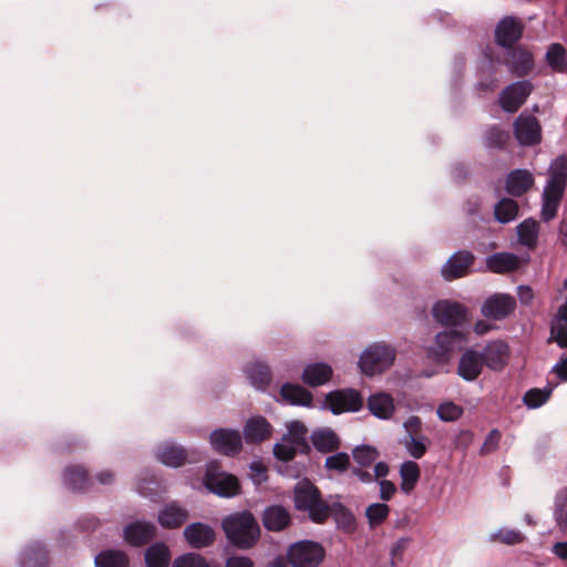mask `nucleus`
I'll use <instances>...</instances> for the list:
<instances>
[{
    "label": "nucleus",
    "mask_w": 567,
    "mask_h": 567,
    "mask_svg": "<svg viewBox=\"0 0 567 567\" xmlns=\"http://www.w3.org/2000/svg\"><path fill=\"white\" fill-rule=\"evenodd\" d=\"M509 138V134L498 127H492L486 134V144L489 147H504Z\"/></svg>",
    "instance_id": "nucleus-48"
},
{
    "label": "nucleus",
    "mask_w": 567,
    "mask_h": 567,
    "mask_svg": "<svg viewBox=\"0 0 567 567\" xmlns=\"http://www.w3.org/2000/svg\"><path fill=\"white\" fill-rule=\"evenodd\" d=\"M287 429L288 434L285 436V439H290L292 443L297 444V446L300 449V452H308L309 445L306 439V426L298 421H293L287 425Z\"/></svg>",
    "instance_id": "nucleus-37"
},
{
    "label": "nucleus",
    "mask_w": 567,
    "mask_h": 567,
    "mask_svg": "<svg viewBox=\"0 0 567 567\" xmlns=\"http://www.w3.org/2000/svg\"><path fill=\"white\" fill-rule=\"evenodd\" d=\"M409 540L408 539H399L394 546L392 547L391 555H392V566L395 564V560H400L402 554L408 548Z\"/></svg>",
    "instance_id": "nucleus-56"
},
{
    "label": "nucleus",
    "mask_w": 567,
    "mask_h": 567,
    "mask_svg": "<svg viewBox=\"0 0 567 567\" xmlns=\"http://www.w3.org/2000/svg\"><path fill=\"white\" fill-rule=\"evenodd\" d=\"M517 296L523 305H529L534 298V292L532 288L527 286H520L518 288Z\"/></svg>",
    "instance_id": "nucleus-59"
},
{
    "label": "nucleus",
    "mask_w": 567,
    "mask_h": 567,
    "mask_svg": "<svg viewBox=\"0 0 567 567\" xmlns=\"http://www.w3.org/2000/svg\"><path fill=\"white\" fill-rule=\"evenodd\" d=\"M378 456V451L372 446L363 445L353 451V458L361 466H370L377 461Z\"/></svg>",
    "instance_id": "nucleus-45"
},
{
    "label": "nucleus",
    "mask_w": 567,
    "mask_h": 567,
    "mask_svg": "<svg viewBox=\"0 0 567 567\" xmlns=\"http://www.w3.org/2000/svg\"><path fill=\"white\" fill-rule=\"evenodd\" d=\"M523 23L520 20L507 17L504 18L497 25L495 31L496 41L502 47H512L518 41L523 33Z\"/></svg>",
    "instance_id": "nucleus-15"
},
{
    "label": "nucleus",
    "mask_w": 567,
    "mask_h": 567,
    "mask_svg": "<svg viewBox=\"0 0 567 567\" xmlns=\"http://www.w3.org/2000/svg\"><path fill=\"white\" fill-rule=\"evenodd\" d=\"M96 567H127V556L120 550H106L95 558Z\"/></svg>",
    "instance_id": "nucleus-36"
},
{
    "label": "nucleus",
    "mask_w": 567,
    "mask_h": 567,
    "mask_svg": "<svg viewBox=\"0 0 567 567\" xmlns=\"http://www.w3.org/2000/svg\"><path fill=\"white\" fill-rule=\"evenodd\" d=\"M437 414L443 421H456L462 416L463 409L453 402H445L437 408Z\"/></svg>",
    "instance_id": "nucleus-47"
},
{
    "label": "nucleus",
    "mask_w": 567,
    "mask_h": 567,
    "mask_svg": "<svg viewBox=\"0 0 567 567\" xmlns=\"http://www.w3.org/2000/svg\"><path fill=\"white\" fill-rule=\"evenodd\" d=\"M210 444L216 452L233 456L241 450V436L238 431L219 429L212 433Z\"/></svg>",
    "instance_id": "nucleus-10"
},
{
    "label": "nucleus",
    "mask_w": 567,
    "mask_h": 567,
    "mask_svg": "<svg viewBox=\"0 0 567 567\" xmlns=\"http://www.w3.org/2000/svg\"><path fill=\"white\" fill-rule=\"evenodd\" d=\"M169 559V550L163 544L151 546L145 554L147 567H167Z\"/></svg>",
    "instance_id": "nucleus-35"
},
{
    "label": "nucleus",
    "mask_w": 567,
    "mask_h": 567,
    "mask_svg": "<svg viewBox=\"0 0 567 567\" xmlns=\"http://www.w3.org/2000/svg\"><path fill=\"white\" fill-rule=\"evenodd\" d=\"M97 480L102 484H107L113 481V474L110 471H103L97 475Z\"/></svg>",
    "instance_id": "nucleus-63"
},
{
    "label": "nucleus",
    "mask_w": 567,
    "mask_h": 567,
    "mask_svg": "<svg viewBox=\"0 0 567 567\" xmlns=\"http://www.w3.org/2000/svg\"><path fill=\"white\" fill-rule=\"evenodd\" d=\"M187 512L176 504L165 506L159 513L158 519L162 526L166 528H177L187 519Z\"/></svg>",
    "instance_id": "nucleus-28"
},
{
    "label": "nucleus",
    "mask_w": 567,
    "mask_h": 567,
    "mask_svg": "<svg viewBox=\"0 0 567 567\" xmlns=\"http://www.w3.org/2000/svg\"><path fill=\"white\" fill-rule=\"evenodd\" d=\"M184 535L188 544L194 548L209 546L215 539L213 528L202 523L187 526L184 530Z\"/></svg>",
    "instance_id": "nucleus-18"
},
{
    "label": "nucleus",
    "mask_w": 567,
    "mask_h": 567,
    "mask_svg": "<svg viewBox=\"0 0 567 567\" xmlns=\"http://www.w3.org/2000/svg\"><path fill=\"white\" fill-rule=\"evenodd\" d=\"M553 372L560 379L567 381V355H563L557 364L553 368Z\"/></svg>",
    "instance_id": "nucleus-58"
},
{
    "label": "nucleus",
    "mask_w": 567,
    "mask_h": 567,
    "mask_svg": "<svg viewBox=\"0 0 567 567\" xmlns=\"http://www.w3.org/2000/svg\"><path fill=\"white\" fill-rule=\"evenodd\" d=\"M65 480L74 489L84 491L87 487V473L82 466H71L66 470Z\"/></svg>",
    "instance_id": "nucleus-40"
},
{
    "label": "nucleus",
    "mask_w": 567,
    "mask_h": 567,
    "mask_svg": "<svg viewBox=\"0 0 567 567\" xmlns=\"http://www.w3.org/2000/svg\"><path fill=\"white\" fill-rule=\"evenodd\" d=\"M518 205L509 198L502 199L495 207V217L501 223H508L517 216Z\"/></svg>",
    "instance_id": "nucleus-39"
},
{
    "label": "nucleus",
    "mask_w": 567,
    "mask_h": 567,
    "mask_svg": "<svg viewBox=\"0 0 567 567\" xmlns=\"http://www.w3.org/2000/svg\"><path fill=\"white\" fill-rule=\"evenodd\" d=\"M332 377V369L324 363H313L306 367L302 373V381L311 386H319L327 383Z\"/></svg>",
    "instance_id": "nucleus-24"
},
{
    "label": "nucleus",
    "mask_w": 567,
    "mask_h": 567,
    "mask_svg": "<svg viewBox=\"0 0 567 567\" xmlns=\"http://www.w3.org/2000/svg\"><path fill=\"white\" fill-rule=\"evenodd\" d=\"M173 567H209L206 560L197 554H187L175 560Z\"/></svg>",
    "instance_id": "nucleus-50"
},
{
    "label": "nucleus",
    "mask_w": 567,
    "mask_h": 567,
    "mask_svg": "<svg viewBox=\"0 0 567 567\" xmlns=\"http://www.w3.org/2000/svg\"><path fill=\"white\" fill-rule=\"evenodd\" d=\"M435 319L444 326H460L466 319L465 308L451 301H439L433 308Z\"/></svg>",
    "instance_id": "nucleus-12"
},
{
    "label": "nucleus",
    "mask_w": 567,
    "mask_h": 567,
    "mask_svg": "<svg viewBox=\"0 0 567 567\" xmlns=\"http://www.w3.org/2000/svg\"><path fill=\"white\" fill-rule=\"evenodd\" d=\"M313 446L322 452L329 453L337 450L340 445L339 437L331 430L317 431L311 436Z\"/></svg>",
    "instance_id": "nucleus-31"
},
{
    "label": "nucleus",
    "mask_w": 567,
    "mask_h": 567,
    "mask_svg": "<svg viewBox=\"0 0 567 567\" xmlns=\"http://www.w3.org/2000/svg\"><path fill=\"white\" fill-rule=\"evenodd\" d=\"M421 471L417 463L413 461L404 462L400 467L401 489L411 493L420 480Z\"/></svg>",
    "instance_id": "nucleus-29"
},
{
    "label": "nucleus",
    "mask_w": 567,
    "mask_h": 567,
    "mask_svg": "<svg viewBox=\"0 0 567 567\" xmlns=\"http://www.w3.org/2000/svg\"><path fill=\"white\" fill-rule=\"evenodd\" d=\"M533 85L528 81L516 82L505 87L499 96L501 107L509 113L516 112L532 93Z\"/></svg>",
    "instance_id": "nucleus-8"
},
{
    "label": "nucleus",
    "mask_w": 567,
    "mask_h": 567,
    "mask_svg": "<svg viewBox=\"0 0 567 567\" xmlns=\"http://www.w3.org/2000/svg\"><path fill=\"white\" fill-rule=\"evenodd\" d=\"M250 476L257 484H260L267 478L266 467L261 463L254 462L250 465Z\"/></svg>",
    "instance_id": "nucleus-54"
},
{
    "label": "nucleus",
    "mask_w": 567,
    "mask_h": 567,
    "mask_svg": "<svg viewBox=\"0 0 567 567\" xmlns=\"http://www.w3.org/2000/svg\"><path fill=\"white\" fill-rule=\"evenodd\" d=\"M555 517L561 530L567 529V488L561 489L555 503Z\"/></svg>",
    "instance_id": "nucleus-42"
},
{
    "label": "nucleus",
    "mask_w": 567,
    "mask_h": 567,
    "mask_svg": "<svg viewBox=\"0 0 567 567\" xmlns=\"http://www.w3.org/2000/svg\"><path fill=\"white\" fill-rule=\"evenodd\" d=\"M389 506L383 503L372 504L367 508V517L372 526L381 524L389 515Z\"/></svg>",
    "instance_id": "nucleus-46"
},
{
    "label": "nucleus",
    "mask_w": 567,
    "mask_h": 567,
    "mask_svg": "<svg viewBox=\"0 0 567 567\" xmlns=\"http://www.w3.org/2000/svg\"><path fill=\"white\" fill-rule=\"evenodd\" d=\"M405 447L409 454L414 458H421L426 453L423 437H410L405 441Z\"/></svg>",
    "instance_id": "nucleus-52"
},
{
    "label": "nucleus",
    "mask_w": 567,
    "mask_h": 567,
    "mask_svg": "<svg viewBox=\"0 0 567 567\" xmlns=\"http://www.w3.org/2000/svg\"><path fill=\"white\" fill-rule=\"evenodd\" d=\"M350 465V457L347 453H337L326 460V467L328 470L344 472Z\"/></svg>",
    "instance_id": "nucleus-49"
},
{
    "label": "nucleus",
    "mask_w": 567,
    "mask_h": 567,
    "mask_svg": "<svg viewBox=\"0 0 567 567\" xmlns=\"http://www.w3.org/2000/svg\"><path fill=\"white\" fill-rule=\"evenodd\" d=\"M525 536L516 529L503 528L491 536L492 542L502 543L505 545H516L523 543Z\"/></svg>",
    "instance_id": "nucleus-43"
},
{
    "label": "nucleus",
    "mask_w": 567,
    "mask_h": 567,
    "mask_svg": "<svg viewBox=\"0 0 567 567\" xmlns=\"http://www.w3.org/2000/svg\"><path fill=\"white\" fill-rule=\"evenodd\" d=\"M271 433L270 424L264 417L250 419L244 430L247 443H260L269 439Z\"/></svg>",
    "instance_id": "nucleus-22"
},
{
    "label": "nucleus",
    "mask_w": 567,
    "mask_h": 567,
    "mask_svg": "<svg viewBox=\"0 0 567 567\" xmlns=\"http://www.w3.org/2000/svg\"><path fill=\"white\" fill-rule=\"evenodd\" d=\"M483 358L474 351H466L461 358L458 373L468 381L475 380L482 371Z\"/></svg>",
    "instance_id": "nucleus-25"
},
{
    "label": "nucleus",
    "mask_w": 567,
    "mask_h": 567,
    "mask_svg": "<svg viewBox=\"0 0 567 567\" xmlns=\"http://www.w3.org/2000/svg\"><path fill=\"white\" fill-rule=\"evenodd\" d=\"M516 301L508 295H494L486 300L482 308V313L486 318L499 320L514 311Z\"/></svg>",
    "instance_id": "nucleus-14"
},
{
    "label": "nucleus",
    "mask_w": 567,
    "mask_h": 567,
    "mask_svg": "<svg viewBox=\"0 0 567 567\" xmlns=\"http://www.w3.org/2000/svg\"><path fill=\"white\" fill-rule=\"evenodd\" d=\"M554 553L561 559H567V542L557 543L554 546Z\"/></svg>",
    "instance_id": "nucleus-61"
},
{
    "label": "nucleus",
    "mask_w": 567,
    "mask_h": 567,
    "mask_svg": "<svg viewBox=\"0 0 567 567\" xmlns=\"http://www.w3.org/2000/svg\"><path fill=\"white\" fill-rule=\"evenodd\" d=\"M404 427L406 432L410 434V437H419V433L421 431V420L416 416H411L404 423Z\"/></svg>",
    "instance_id": "nucleus-55"
},
{
    "label": "nucleus",
    "mask_w": 567,
    "mask_h": 567,
    "mask_svg": "<svg viewBox=\"0 0 567 567\" xmlns=\"http://www.w3.org/2000/svg\"><path fill=\"white\" fill-rule=\"evenodd\" d=\"M226 567H252V561L246 557H231L227 560Z\"/></svg>",
    "instance_id": "nucleus-60"
},
{
    "label": "nucleus",
    "mask_w": 567,
    "mask_h": 567,
    "mask_svg": "<svg viewBox=\"0 0 567 567\" xmlns=\"http://www.w3.org/2000/svg\"><path fill=\"white\" fill-rule=\"evenodd\" d=\"M264 525L267 529L279 532L288 526L290 516L281 506H271L264 513Z\"/></svg>",
    "instance_id": "nucleus-26"
},
{
    "label": "nucleus",
    "mask_w": 567,
    "mask_h": 567,
    "mask_svg": "<svg viewBox=\"0 0 567 567\" xmlns=\"http://www.w3.org/2000/svg\"><path fill=\"white\" fill-rule=\"evenodd\" d=\"M389 467L385 463L379 462L373 467V474L371 475L368 472L362 470L355 471V474L362 482H371L372 480L381 478L388 475Z\"/></svg>",
    "instance_id": "nucleus-51"
},
{
    "label": "nucleus",
    "mask_w": 567,
    "mask_h": 567,
    "mask_svg": "<svg viewBox=\"0 0 567 567\" xmlns=\"http://www.w3.org/2000/svg\"><path fill=\"white\" fill-rule=\"evenodd\" d=\"M326 402L330 410L338 414L348 411H358L362 406V398L355 390L334 391L327 395Z\"/></svg>",
    "instance_id": "nucleus-11"
},
{
    "label": "nucleus",
    "mask_w": 567,
    "mask_h": 567,
    "mask_svg": "<svg viewBox=\"0 0 567 567\" xmlns=\"http://www.w3.org/2000/svg\"><path fill=\"white\" fill-rule=\"evenodd\" d=\"M158 460L168 466L178 467L186 461V452L178 446L166 444L157 453Z\"/></svg>",
    "instance_id": "nucleus-32"
},
{
    "label": "nucleus",
    "mask_w": 567,
    "mask_h": 567,
    "mask_svg": "<svg viewBox=\"0 0 567 567\" xmlns=\"http://www.w3.org/2000/svg\"><path fill=\"white\" fill-rule=\"evenodd\" d=\"M559 239L561 245L567 247V219H563L559 225Z\"/></svg>",
    "instance_id": "nucleus-62"
},
{
    "label": "nucleus",
    "mask_w": 567,
    "mask_h": 567,
    "mask_svg": "<svg viewBox=\"0 0 567 567\" xmlns=\"http://www.w3.org/2000/svg\"><path fill=\"white\" fill-rule=\"evenodd\" d=\"M295 504L298 509L307 511L316 523H323L329 517L328 504L320 498L319 489L308 480L296 485Z\"/></svg>",
    "instance_id": "nucleus-3"
},
{
    "label": "nucleus",
    "mask_w": 567,
    "mask_h": 567,
    "mask_svg": "<svg viewBox=\"0 0 567 567\" xmlns=\"http://www.w3.org/2000/svg\"><path fill=\"white\" fill-rule=\"evenodd\" d=\"M297 452H300L299 446L292 443L290 439L285 437L274 449L276 457L281 461L292 460Z\"/></svg>",
    "instance_id": "nucleus-44"
},
{
    "label": "nucleus",
    "mask_w": 567,
    "mask_h": 567,
    "mask_svg": "<svg viewBox=\"0 0 567 567\" xmlns=\"http://www.w3.org/2000/svg\"><path fill=\"white\" fill-rule=\"evenodd\" d=\"M489 330V326L484 322V321H480L475 324V332L477 334H484L486 333L487 331Z\"/></svg>",
    "instance_id": "nucleus-64"
},
{
    "label": "nucleus",
    "mask_w": 567,
    "mask_h": 567,
    "mask_svg": "<svg viewBox=\"0 0 567 567\" xmlns=\"http://www.w3.org/2000/svg\"><path fill=\"white\" fill-rule=\"evenodd\" d=\"M204 484L209 491L221 496H234L239 492L237 477L221 472L217 462L208 464Z\"/></svg>",
    "instance_id": "nucleus-5"
},
{
    "label": "nucleus",
    "mask_w": 567,
    "mask_h": 567,
    "mask_svg": "<svg viewBox=\"0 0 567 567\" xmlns=\"http://www.w3.org/2000/svg\"><path fill=\"white\" fill-rule=\"evenodd\" d=\"M549 175L543 196L542 216L545 220H550L557 215L567 183V158L557 157L550 165Z\"/></svg>",
    "instance_id": "nucleus-1"
},
{
    "label": "nucleus",
    "mask_w": 567,
    "mask_h": 567,
    "mask_svg": "<svg viewBox=\"0 0 567 567\" xmlns=\"http://www.w3.org/2000/svg\"><path fill=\"white\" fill-rule=\"evenodd\" d=\"M224 532L235 546L249 548L259 538V526L249 512H241L226 517L223 520Z\"/></svg>",
    "instance_id": "nucleus-2"
},
{
    "label": "nucleus",
    "mask_w": 567,
    "mask_h": 567,
    "mask_svg": "<svg viewBox=\"0 0 567 567\" xmlns=\"http://www.w3.org/2000/svg\"><path fill=\"white\" fill-rule=\"evenodd\" d=\"M523 259L514 254L498 252L487 258L486 265L492 272L505 274L518 269Z\"/></svg>",
    "instance_id": "nucleus-20"
},
{
    "label": "nucleus",
    "mask_w": 567,
    "mask_h": 567,
    "mask_svg": "<svg viewBox=\"0 0 567 567\" xmlns=\"http://www.w3.org/2000/svg\"><path fill=\"white\" fill-rule=\"evenodd\" d=\"M247 373L257 389H264L270 382V372L266 364L254 363L248 368Z\"/></svg>",
    "instance_id": "nucleus-38"
},
{
    "label": "nucleus",
    "mask_w": 567,
    "mask_h": 567,
    "mask_svg": "<svg viewBox=\"0 0 567 567\" xmlns=\"http://www.w3.org/2000/svg\"><path fill=\"white\" fill-rule=\"evenodd\" d=\"M539 225L534 219H526L517 227L519 243L533 249L537 245Z\"/></svg>",
    "instance_id": "nucleus-33"
},
{
    "label": "nucleus",
    "mask_w": 567,
    "mask_h": 567,
    "mask_svg": "<svg viewBox=\"0 0 567 567\" xmlns=\"http://www.w3.org/2000/svg\"><path fill=\"white\" fill-rule=\"evenodd\" d=\"M484 363L492 370L501 371L509 359V348L502 341L488 344L483 353Z\"/></svg>",
    "instance_id": "nucleus-17"
},
{
    "label": "nucleus",
    "mask_w": 567,
    "mask_h": 567,
    "mask_svg": "<svg viewBox=\"0 0 567 567\" xmlns=\"http://www.w3.org/2000/svg\"><path fill=\"white\" fill-rule=\"evenodd\" d=\"M474 256L468 251H458L452 256L442 269V275L446 280H453L467 275L473 265Z\"/></svg>",
    "instance_id": "nucleus-16"
},
{
    "label": "nucleus",
    "mask_w": 567,
    "mask_h": 567,
    "mask_svg": "<svg viewBox=\"0 0 567 567\" xmlns=\"http://www.w3.org/2000/svg\"><path fill=\"white\" fill-rule=\"evenodd\" d=\"M551 394V389L550 388H546V389H530L528 390L524 398H523V402L526 406H528L529 409H537L539 406H542L544 403L547 402V400L549 399Z\"/></svg>",
    "instance_id": "nucleus-41"
},
{
    "label": "nucleus",
    "mask_w": 567,
    "mask_h": 567,
    "mask_svg": "<svg viewBox=\"0 0 567 567\" xmlns=\"http://www.w3.org/2000/svg\"><path fill=\"white\" fill-rule=\"evenodd\" d=\"M515 136L519 144L529 146L538 144L542 140V127L533 115H519L514 123Z\"/></svg>",
    "instance_id": "nucleus-9"
},
{
    "label": "nucleus",
    "mask_w": 567,
    "mask_h": 567,
    "mask_svg": "<svg viewBox=\"0 0 567 567\" xmlns=\"http://www.w3.org/2000/svg\"><path fill=\"white\" fill-rule=\"evenodd\" d=\"M124 536L128 544L141 546L155 536V526L147 523H135L125 529Z\"/></svg>",
    "instance_id": "nucleus-23"
},
{
    "label": "nucleus",
    "mask_w": 567,
    "mask_h": 567,
    "mask_svg": "<svg viewBox=\"0 0 567 567\" xmlns=\"http://www.w3.org/2000/svg\"><path fill=\"white\" fill-rule=\"evenodd\" d=\"M548 341L556 342L560 348H567V298L553 320Z\"/></svg>",
    "instance_id": "nucleus-21"
},
{
    "label": "nucleus",
    "mask_w": 567,
    "mask_h": 567,
    "mask_svg": "<svg viewBox=\"0 0 567 567\" xmlns=\"http://www.w3.org/2000/svg\"><path fill=\"white\" fill-rule=\"evenodd\" d=\"M534 185V177L526 169H515L506 178V192L513 196L525 194Z\"/></svg>",
    "instance_id": "nucleus-19"
},
{
    "label": "nucleus",
    "mask_w": 567,
    "mask_h": 567,
    "mask_svg": "<svg viewBox=\"0 0 567 567\" xmlns=\"http://www.w3.org/2000/svg\"><path fill=\"white\" fill-rule=\"evenodd\" d=\"M281 396L292 404L309 405L312 395L309 391L297 384H285L281 388Z\"/></svg>",
    "instance_id": "nucleus-34"
},
{
    "label": "nucleus",
    "mask_w": 567,
    "mask_h": 567,
    "mask_svg": "<svg viewBox=\"0 0 567 567\" xmlns=\"http://www.w3.org/2000/svg\"><path fill=\"white\" fill-rule=\"evenodd\" d=\"M505 64L516 76H525L534 69V56L525 48H513L507 53Z\"/></svg>",
    "instance_id": "nucleus-13"
},
{
    "label": "nucleus",
    "mask_w": 567,
    "mask_h": 567,
    "mask_svg": "<svg viewBox=\"0 0 567 567\" xmlns=\"http://www.w3.org/2000/svg\"><path fill=\"white\" fill-rule=\"evenodd\" d=\"M501 439V432L498 430H492L482 445V453L487 454L495 451L499 444Z\"/></svg>",
    "instance_id": "nucleus-53"
},
{
    "label": "nucleus",
    "mask_w": 567,
    "mask_h": 567,
    "mask_svg": "<svg viewBox=\"0 0 567 567\" xmlns=\"http://www.w3.org/2000/svg\"><path fill=\"white\" fill-rule=\"evenodd\" d=\"M465 342L464 334L458 330H450L436 336L435 347L429 351V357L436 362H445L452 352L460 350Z\"/></svg>",
    "instance_id": "nucleus-7"
},
{
    "label": "nucleus",
    "mask_w": 567,
    "mask_h": 567,
    "mask_svg": "<svg viewBox=\"0 0 567 567\" xmlns=\"http://www.w3.org/2000/svg\"><path fill=\"white\" fill-rule=\"evenodd\" d=\"M323 548L313 542H299L288 550V561L293 567H316L323 558Z\"/></svg>",
    "instance_id": "nucleus-6"
},
{
    "label": "nucleus",
    "mask_w": 567,
    "mask_h": 567,
    "mask_svg": "<svg viewBox=\"0 0 567 567\" xmlns=\"http://www.w3.org/2000/svg\"><path fill=\"white\" fill-rule=\"evenodd\" d=\"M395 491L396 487L392 482L385 480L380 482V496L383 501L391 499Z\"/></svg>",
    "instance_id": "nucleus-57"
},
{
    "label": "nucleus",
    "mask_w": 567,
    "mask_h": 567,
    "mask_svg": "<svg viewBox=\"0 0 567 567\" xmlns=\"http://www.w3.org/2000/svg\"><path fill=\"white\" fill-rule=\"evenodd\" d=\"M394 359L395 352L392 348L375 343L362 353L359 365L364 374L374 375L389 369Z\"/></svg>",
    "instance_id": "nucleus-4"
},
{
    "label": "nucleus",
    "mask_w": 567,
    "mask_h": 567,
    "mask_svg": "<svg viewBox=\"0 0 567 567\" xmlns=\"http://www.w3.org/2000/svg\"><path fill=\"white\" fill-rule=\"evenodd\" d=\"M368 408L371 413L380 419H389L393 411V399L386 393H377L368 400Z\"/></svg>",
    "instance_id": "nucleus-27"
},
{
    "label": "nucleus",
    "mask_w": 567,
    "mask_h": 567,
    "mask_svg": "<svg viewBox=\"0 0 567 567\" xmlns=\"http://www.w3.org/2000/svg\"><path fill=\"white\" fill-rule=\"evenodd\" d=\"M546 62L553 72H567V52L565 48L559 43L550 44L546 52Z\"/></svg>",
    "instance_id": "nucleus-30"
}]
</instances>
